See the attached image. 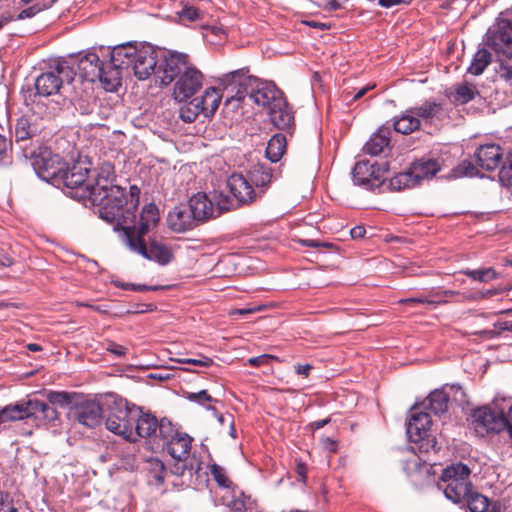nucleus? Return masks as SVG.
Returning a JSON list of instances; mask_svg holds the SVG:
<instances>
[{"label":"nucleus","instance_id":"nucleus-47","mask_svg":"<svg viewBox=\"0 0 512 512\" xmlns=\"http://www.w3.org/2000/svg\"><path fill=\"white\" fill-rule=\"evenodd\" d=\"M210 473L220 487L229 488L232 484L223 467L218 464L210 466Z\"/></svg>","mask_w":512,"mask_h":512},{"label":"nucleus","instance_id":"nucleus-11","mask_svg":"<svg viewBox=\"0 0 512 512\" xmlns=\"http://www.w3.org/2000/svg\"><path fill=\"white\" fill-rule=\"evenodd\" d=\"M90 163L85 161H76L71 166L63 167L59 180V186L62 184L71 189V196L81 201V194L84 187L89 182Z\"/></svg>","mask_w":512,"mask_h":512},{"label":"nucleus","instance_id":"nucleus-35","mask_svg":"<svg viewBox=\"0 0 512 512\" xmlns=\"http://www.w3.org/2000/svg\"><path fill=\"white\" fill-rule=\"evenodd\" d=\"M249 177L256 187H267L271 183L273 169L269 164L257 163L249 170Z\"/></svg>","mask_w":512,"mask_h":512},{"label":"nucleus","instance_id":"nucleus-31","mask_svg":"<svg viewBox=\"0 0 512 512\" xmlns=\"http://www.w3.org/2000/svg\"><path fill=\"white\" fill-rule=\"evenodd\" d=\"M222 94L220 91L215 87H209L205 90L204 94L201 96V98H195L198 102L202 113L205 116H212L216 112V110L219 107V104L222 99Z\"/></svg>","mask_w":512,"mask_h":512},{"label":"nucleus","instance_id":"nucleus-45","mask_svg":"<svg viewBox=\"0 0 512 512\" xmlns=\"http://www.w3.org/2000/svg\"><path fill=\"white\" fill-rule=\"evenodd\" d=\"M200 107L201 106L198 105V102L194 98L192 101L188 102L180 108V118L186 123H192L195 121L198 115L202 113Z\"/></svg>","mask_w":512,"mask_h":512},{"label":"nucleus","instance_id":"nucleus-1","mask_svg":"<svg viewBox=\"0 0 512 512\" xmlns=\"http://www.w3.org/2000/svg\"><path fill=\"white\" fill-rule=\"evenodd\" d=\"M81 201L101 206L99 216L113 226L124 244L128 245V199L125 189L112 180L90 178L81 194Z\"/></svg>","mask_w":512,"mask_h":512},{"label":"nucleus","instance_id":"nucleus-60","mask_svg":"<svg viewBox=\"0 0 512 512\" xmlns=\"http://www.w3.org/2000/svg\"><path fill=\"white\" fill-rule=\"evenodd\" d=\"M273 359V356L268 354H263L257 357H252L248 359V364L251 366L259 367L266 364H269L270 360Z\"/></svg>","mask_w":512,"mask_h":512},{"label":"nucleus","instance_id":"nucleus-10","mask_svg":"<svg viewBox=\"0 0 512 512\" xmlns=\"http://www.w3.org/2000/svg\"><path fill=\"white\" fill-rule=\"evenodd\" d=\"M128 43L115 46L110 62L103 64L101 77L97 79L106 91L114 92L121 84V70L128 68Z\"/></svg>","mask_w":512,"mask_h":512},{"label":"nucleus","instance_id":"nucleus-43","mask_svg":"<svg viewBox=\"0 0 512 512\" xmlns=\"http://www.w3.org/2000/svg\"><path fill=\"white\" fill-rule=\"evenodd\" d=\"M215 208V217H218L223 212L235 210L240 206L236 200L231 199L228 195L223 193H216L213 200Z\"/></svg>","mask_w":512,"mask_h":512},{"label":"nucleus","instance_id":"nucleus-23","mask_svg":"<svg viewBox=\"0 0 512 512\" xmlns=\"http://www.w3.org/2000/svg\"><path fill=\"white\" fill-rule=\"evenodd\" d=\"M502 156V149L496 144L480 146L475 152L477 164L487 171H493L498 168L501 163Z\"/></svg>","mask_w":512,"mask_h":512},{"label":"nucleus","instance_id":"nucleus-13","mask_svg":"<svg viewBox=\"0 0 512 512\" xmlns=\"http://www.w3.org/2000/svg\"><path fill=\"white\" fill-rule=\"evenodd\" d=\"M203 85V74L193 64L188 67L176 80L173 97L183 102L194 96Z\"/></svg>","mask_w":512,"mask_h":512},{"label":"nucleus","instance_id":"nucleus-33","mask_svg":"<svg viewBox=\"0 0 512 512\" xmlns=\"http://www.w3.org/2000/svg\"><path fill=\"white\" fill-rule=\"evenodd\" d=\"M461 503L465 504L470 512H499V507L496 508L495 506L489 510V499L478 492L472 491V488L463 497Z\"/></svg>","mask_w":512,"mask_h":512},{"label":"nucleus","instance_id":"nucleus-5","mask_svg":"<svg viewBox=\"0 0 512 512\" xmlns=\"http://www.w3.org/2000/svg\"><path fill=\"white\" fill-rule=\"evenodd\" d=\"M470 468L461 462L453 463L443 469L438 487L444 491L447 499L460 503L471 489Z\"/></svg>","mask_w":512,"mask_h":512},{"label":"nucleus","instance_id":"nucleus-48","mask_svg":"<svg viewBox=\"0 0 512 512\" xmlns=\"http://www.w3.org/2000/svg\"><path fill=\"white\" fill-rule=\"evenodd\" d=\"M499 180L505 186H512V150L508 153L506 161L499 171Z\"/></svg>","mask_w":512,"mask_h":512},{"label":"nucleus","instance_id":"nucleus-58","mask_svg":"<svg viewBox=\"0 0 512 512\" xmlns=\"http://www.w3.org/2000/svg\"><path fill=\"white\" fill-rule=\"evenodd\" d=\"M497 74L501 79L507 82L510 81L512 79V66L505 61H500Z\"/></svg>","mask_w":512,"mask_h":512},{"label":"nucleus","instance_id":"nucleus-26","mask_svg":"<svg viewBox=\"0 0 512 512\" xmlns=\"http://www.w3.org/2000/svg\"><path fill=\"white\" fill-rule=\"evenodd\" d=\"M193 438L187 433H179L166 444H161L162 448L172 457V459H180L189 457Z\"/></svg>","mask_w":512,"mask_h":512},{"label":"nucleus","instance_id":"nucleus-28","mask_svg":"<svg viewBox=\"0 0 512 512\" xmlns=\"http://www.w3.org/2000/svg\"><path fill=\"white\" fill-rule=\"evenodd\" d=\"M391 130L389 127L382 126L370 138L364 146L366 154L377 156L381 154L390 143Z\"/></svg>","mask_w":512,"mask_h":512},{"label":"nucleus","instance_id":"nucleus-20","mask_svg":"<svg viewBox=\"0 0 512 512\" xmlns=\"http://www.w3.org/2000/svg\"><path fill=\"white\" fill-rule=\"evenodd\" d=\"M227 186L239 205L250 204L256 199V192L242 174H232Z\"/></svg>","mask_w":512,"mask_h":512},{"label":"nucleus","instance_id":"nucleus-37","mask_svg":"<svg viewBox=\"0 0 512 512\" xmlns=\"http://www.w3.org/2000/svg\"><path fill=\"white\" fill-rule=\"evenodd\" d=\"M491 62L492 54L487 49L481 48L474 54L467 72L475 76L481 75Z\"/></svg>","mask_w":512,"mask_h":512},{"label":"nucleus","instance_id":"nucleus-36","mask_svg":"<svg viewBox=\"0 0 512 512\" xmlns=\"http://www.w3.org/2000/svg\"><path fill=\"white\" fill-rule=\"evenodd\" d=\"M145 470L150 479L149 483L159 486L164 483L166 468L164 463L158 458H149L145 462Z\"/></svg>","mask_w":512,"mask_h":512},{"label":"nucleus","instance_id":"nucleus-38","mask_svg":"<svg viewBox=\"0 0 512 512\" xmlns=\"http://www.w3.org/2000/svg\"><path fill=\"white\" fill-rule=\"evenodd\" d=\"M286 150V138L282 134L274 135L268 142L266 156L271 162H278Z\"/></svg>","mask_w":512,"mask_h":512},{"label":"nucleus","instance_id":"nucleus-17","mask_svg":"<svg viewBox=\"0 0 512 512\" xmlns=\"http://www.w3.org/2000/svg\"><path fill=\"white\" fill-rule=\"evenodd\" d=\"M130 417H135V435L149 438L156 435L157 418L150 412H143L142 407L130 403Z\"/></svg>","mask_w":512,"mask_h":512},{"label":"nucleus","instance_id":"nucleus-42","mask_svg":"<svg viewBox=\"0 0 512 512\" xmlns=\"http://www.w3.org/2000/svg\"><path fill=\"white\" fill-rule=\"evenodd\" d=\"M157 431L158 434L155 436L159 437L162 441V444H166L168 441L177 437L180 433L172 424V422L167 418H162L157 422Z\"/></svg>","mask_w":512,"mask_h":512},{"label":"nucleus","instance_id":"nucleus-3","mask_svg":"<svg viewBox=\"0 0 512 512\" xmlns=\"http://www.w3.org/2000/svg\"><path fill=\"white\" fill-rule=\"evenodd\" d=\"M159 219L155 204L149 203L143 207L138 227H130V250L142 256H171L167 246L150 235L151 228L156 226Z\"/></svg>","mask_w":512,"mask_h":512},{"label":"nucleus","instance_id":"nucleus-56","mask_svg":"<svg viewBox=\"0 0 512 512\" xmlns=\"http://www.w3.org/2000/svg\"><path fill=\"white\" fill-rule=\"evenodd\" d=\"M303 245L309 247H321L328 249L329 253H338V249L331 242H321L319 240H303Z\"/></svg>","mask_w":512,"mask_h":512},{"label":"nucleus","instance_id":"nucleus-54","mask_svg":"<svg viewBox=\"0 0 512 512\" xmlns=\"http://www.w3.org/2000/svg\"><path fill=\"white\" fill-rule=\"evenodd\" d=\"M75 103L78 104L79 109L82 113L88 114L92 110V104L94 102V97L92 93L86 92L85 98L79 97L74 99Z\"/></svg>","mask_w":512,"mask_h":512},{"label":"nucleus","instance_id":"nucleus-41","mask_svg":"<svg viewBox=\"0 0 512 512\" xmlns=\"http://www.w3.org/2000/svg\"><path fill=\"white\" fill-rule=\"evenodd\" d=\"M388 185L392 190L400 191L402 189L414 187L417 185V182L409 169L408 171L398 173L396 176L391 178Z\"/></svg>","mask_w":512,"mask_h":512},{"label":"nucleus","instance_id":"nucleus-21","mask_svg":"<svg viewBox=\"0 0 512 512\" xmlns=\"http://www.w3.org/2000/svg\"><path fill=\"white\" fill-rule=\"evenodd\" d=\"M353 181L357 185H366L370 189L381 188L385 185V179H380L376 174L375 166L369 161L357 162L352 171Z\"/></svg>","mask_w":512,"mask_h":512},{"label":"nucleus","instance_id":"nucleus-16","mask_svg":"<svg viewBox=\"0 0 512 512\" xmlns=\"http://www.w3.org/2000/svg\"><path fill=\"white\" fill-rule=\"evenodd\" d=\"M419 408L418 404L411 408V417L407 424V434L413 442L423 440L432 423L430 414L418 411Z\"/></svg>","mask_w":512,"mask_h":512},{"label":"nucleus","instance_id":"nucleus-52","mask_svg":"<svg viewBox=\"0 0 512 512\" xmlns=\"http://www.w3.org/2000/svg\"><path fill=\"white\" fill-rule=\"evenodd\" d=\"M174 287V285H145V284H135L130 283V290L133 291H167L171 290Z\"/></svg>","mask_w":512,"mask_h":512},{"label":"nucleus","instance_id":"nucleus-55","mask_svg":"<svg viewBox=\"0 0 512 512\" xmlns=\"http://www.w3.org/2000/svg\"><path fill=\"white\" fill-rule=\"evenodd\" d=\"M183 364H191L201 367H210L213 365V360L207 356L200 355L198 358H186L181 361Z\"/></svg>","mask_w":512,"mask_h":512},{"label":"nucleus","instance_id":"nucleus-32","mask_svg":"<svg viewBox=\"0 0 512 512\" xmlns=\"http://www.w3.org/2000/svg\"><path fill=\"white\" fill-rule=\"evenodd\" d=\"M222 503L230 512H248L251 509V501L241 491L227 492L222 496Z\"/></svg>","mask_w":512,"mask_h":512},{"label":"nucleus","instance_id":"nucleus-44","mask_svg":"<svg viewBox=\"0 0 512 512\" xmlns=\"http://www.w3.org/2000/svg\"><path fill=\"white\" fill-rule=\"evenodd\" d=\"M76 393H70L66 391H49L46 394V398L51 405L59 407H68L73 403Z\"/></svg>","mask_w":512,"mask_h":512},{"label":"nucleus","instance_id":"nucleus-19","mask_svg":"<svg viewBox=\"0 0 512 512\" xmlns=\"http://www.w3.org/2000/svg\"><path fill=\"white\" fill-rule=\"evenodd\" d=\"M72 413L80 424L93 428L101 423L103 409L99 403L88 400L77 404Z\"/></svg>","mask_w":512,"mask_h":512},{"label":"nucleus","instance_id":"nucleus-46","mask_svg":"<svg viewBox=\"0 0 512 512\" xmlns=\"http://www.w3.org/2000/svg\"><path fill=\"white\" fill-rule=\"evenodd\" d=\"M467 276L474 280H478L480 282H488L495 278H497L498 274L497 272L489 267V268H480V269H474V270H466L464 272Z\"/></svg>","mask_w":512,"mask_h":512},{"label":"nucleus","instance_id":"nucleus-50","mask_svg":"<svg viewBox=\"0 0 512 512\" xmlns=\"http://www.w3.org/2000/svg\"><path fill=\"white\" fill-rule=\"evenodd\" d=\"M186 399L191 402L198 403L199 405H205L206 402H216L214 398L206 391L201 390L199 392H188L186 393Z\"/></svg>","mask_w":512,"mask_h":512},{"label":"nucleus","instance_id":"nucleus-34","mask_svg":"<svg viewBox=\"0 0 512 512\" xmlns=\"http://www.w3.org/2000/svg\"><path fill=\"white\" fill-rule=\"evenodd\" d=\"M421 126V120L417 118L416 114L411 112V108L407 109L394 123V130L401 134H410L418 130Z\"/></svg>","mask_w":512,"mask_h":512},{"label":"nucleus","instance_id":"nucleus-63","mask_svg":"<svg viewBox=\"0 0 512 512\" xmlns=\"http://www.w3.org/2000/svg\"><path fill=\"white\" fill-rule=\"evenodd\" d=\"M146 378L158 380L160 382L165 381L170 378V374L165 371L151 372L147 374Z\"/></svg>","mask_w":512,"mask_h":512},{"label":"nucleus","instance_id":"nucleus-14","mask_svg":"<svg viewBox=\"0 0 512 512\" xmlns=\"http://www.w3.org/2000/svg\"><path fill=\"white\" fill-rule=\"evenodd\" d=\"M32 165L39 178L59 186V180L65 166L59 155L41 154L34 158Z\"/></svg>","mask_w":512,"mask_h":512},{"label":"nucleus","instance_id":"nucleus-57","mask_svg":"<svg viewBox=\"0 0 512 512\" xmlns=\"http://www.w3.org/2000/svg\"><path fill=\"white\" fill-rule=\"evenodd\" d=\"M45 8H46V5L40 6V4H35L33 6H30V7L26 8V9L22 10L18 14L17 19L22 20V19H25V18H31V17L35 16L37 13H39L40 11H42Z\"/></svg>","mask_w":512,"mask_h":512},{"label":"nucleus","instance_id":"nucleus-2","mask_svg":"<svg viewBox=\"0 0 512 512\" xmlns=\"http://www.w3.org/2000/svg\"><path fill=\"white\" fill-rule=\"evenodd\" d=\"M247 73L248 69L242 68L222 76L223 90L227 93L225 105L232 101L242 102L246 96H249L255 104L269 110L276 100L284 97V93L273 83L262 82L248 76Z\"/></svg>","mask_w":512,"mask_h":512},{"label":"nucleus","instance_id":"nucleus-22","mask_svg":"<svg viewBox=\"0 0 512 512\" xmlns=\"http://www.w3.org/2000/svg\"><path fill=\"white\" fill-rule=\"evenodd\" d=\"M197 224L210 218H215V207L212 200L205 193L198 192L193 195L187 204Z\"/></svg>","mask_w":512,"mask_h":512},{"label":"nucleus","instance_id":"nucleus-29","mask_svg":"<svg viewBox=\"0 0 512 512\" xmlns=\"http://www.w3.org/2000/svg\"><path fill=\"white\" fill-rule=\"evenodd\" d=\"M440 170L439 163L434 159H419L412 163L410 171L417 184L424 179L432 178Z\"/></svg>","mask_w":512,"mask_h":512},{"label":"nucleus","instance_id":"nucleus-8","mask_svg":"<svg viewBox=\"0 0 512 512\" xmlns=\"http://www.w3.org/2000/svg\"><path fill=\"white\" fill-rule=\"evenodd\" d=\"M76 72L70 66L68 61H59L55 68L51 71L40 74L34 83L35 96L48 97L59 92L64 81L71 82L74 80Z\"/></svg>","mask_w":512,"mask_h":512},{"label":"nucleus","instance_id":"nucleus-62","mask_svg":"<svg viewBox=\"0 0 512 512\" xmlns=\"http://www.w3.org/2000/svg\"><path fill=\"white\" fill-rule=\"evenodd\" d=\"M322 444L323 447L331 453H335L337 451L338 443L332 438L326 437L322 439Z\"/></svg>","mask_w":512,"mask_h":512},{"label":"nucleus","instance_id":"nucleus-59","mask_svg":"<svg viewBox=\"0 0 512 512\" xmlns=\"http://www.w3.org/2000/svg\"><path fill=\"white\" fill-rule=\"evenodd\" d=\"M233 259H234V258H229V257H226V258H219V259H218V261H217V262L215 263V265H214V269L216 270V273H217V274H223V275H226V274H228V273H230V272H233V273H234V272H237V268H236V267H235V268H233V269H230V270H228V271H223V270L221 269V266H222V265L233 264V263H232V260H233Z\"/></svg>","mask_w":512,"mask_h":512},{"label":"nucleus","instance_id":"nucleus-15","mask_svg":"<svg viewBox=\"0 0 512 512\" xmlns=\"http://www.w3.org/2000/svg\"><path fill=\"white\" fill-rule=\"evenodd\" d=\"M71 64L72 67L77 64L80 78L87 82L94 83L101 77L103 62L96 53L89 52L85 55L71 57Z\"/></svg>","mask_w":512,"mask_h":512},{"label":"nucleus","instance_id":"nucleus-40","mask_svg":"<svg viewBox=\"0 0 512 512\" xmlns=\"http://www.w3.org/2000/svg\"><path fill=\"white\" fill-rule=\"evenodd\" d=\"M477 95H479V91L475 85L463 83L456 87L453 100L459 104H466L473 100Z\"/></svg>","mask_w":512,"mask_h":512},{"label":"nucleus","instance_id":"nucleus-9","mask_svg":"<svg viewBox=\"0 0 512 512\" xmlns=\"http://www.w3.org/2000/svg\"><path fill=\"white\" fill-rule=\"evenodd\" d=\"M4 410L8 421L23 420L31 417H41L47 421H55L59 418V413L54 407L38 399L22 400L15 404H9L4 407Z\"/></svg>","mask_w":512,"mask_h":512},{"label":"nucleus","instance_id":"nucleus-7","mask_svg":"<svg viewBox=\"0 0 512 512\" xmlns=\"http://www.w3.org/2000/svg\"><path fill=\"white\" fill-rule=\"evenodd\" d=\"M191 65L192 63L187 54L161 48V57L155 83L160 87H166Z\"/></svg>","mask_w":512,"mask_h":512},{"label":"nucleus","instance_id":"nucleus-39","mask_svg":"<svg viewBox=\"0 0 512 512\" xmlns=\"http://www.w3.org/2000/svg\"><path fill=\"white\" fill-rule=\"evenodd\" d=\"M38 130L29 118L21 117L17 120L14 129L16 142L26 141L37 134Z\"/></svg>","mask_w":512,"mask_h":512},{"label":"nucleus","instance_id":"nucleus-64","mask_svg":"<svg viewBox=\"0 0 512 512\" xmlns=\"http://www.w3.org/2000/svg\"><path fill=\"white\" fill-rule=\"evenodd\" d=\"M366 230L364 226H355L351 229L350 235L353 239H359L364 237Z\"/></svg>","mask_w":512,"mask_h":512},{"label":"nucleus","instance_id":"nucleus-24","mask_svg":"<svg viewBox=\"0 0 512 512\" xmlns=\"http://www.w3.org/2000/svg\"><path fill=\"white\" fill-rule=\"evenodd\" d=\"M272 124L280 130L289 128L294 122V114L285 97L276 100L268 110Z\"/></svg>","mask_w":512,"mask_h":512},{"label":"nucleus","instance_id":"nucleus-51","mask_svg":"<svg viewBox=\"0 0 512 512\" xmlns=\"http://www.w3.org/2000/svg\"><path fill=\"white\" fill-rule=\"evenodd\" d=\"M188 459L189 457H183L182 460L180 459H173V463L170 464L169 466V472L172 474V475H175V476H183L185 471L189 468V465H188Z\"/></svg>","mask_w":512,"mask_h":512},{"label":"nucleus","instance_id":"nucleus-53","mask_svg":"<svg viewBox=\"0 0 512 512\" xmlns=\"http://www.w3.org/2000/svg\"><path fill=\"white\" fill-rule=\"evenodd\" d=\"M157 309L154 303H135L130 300V314L152 312Z\"/></svg>","mask_w":512,"mask_h":512},{"label":"nucleus","instance_id":"nucleus-30","mask_svg":"<svg viewBox=\"0 0 512 512\" xmlns=\"http://www.w3.org/2000/svg\"><path fill=\"white\" fill-rule=\"evenodd\" d=\"M443 111L441 103L430 100H426L421 105L411 108V112L416 114L418 119H422L427 123H432L434 119H440Z\"/></svg>","mask_w":512,"mask_h":512},{"label":"nucleus","instance_id":"nucleus-18","mask_svg":"<svg viewBox=\"0 0 512 512\" xmlns=\"http://www.w3.org/2000/svg\"><path fill=\"white\" fill-rule=\"evenodd\" d=\"M168 227L176 232L183 233L198 226L189 207L185 204L175 206L167 215Z\"/></svg>","mask_w":512,"mask_h":512},{"label":"nucleus","instance_id":"nucleus-61","mask_svg":"<svg viewBox=\"0 0 512 512\" xmlns=\"http://www.w3.org/2000/svg\"><path fill=\"white\" fill-rule=\"evenodd\" d=\"M181 16L189 21H195L199 19L200 12L195 7H184L181 12Z\"/></svg>","mask_w":512,"mask_h":512},{"label":"nucleus","instance_id":"nucleus-4","mask_svg":"<svg viewBox=\"0 0 512 512\" xmlns=\"http://www.w3.org/2000/svg\"><path fill=\"white\" fill-rule=\"evenodd\" d=\"M471 417L476 429L495 433L506 430L512 440V397H495L490 405L474 409Z\"/></svg>","mask_w":512,"mask_h":512},{"label":"nucleus","instance_id":"nucleus-25","mask_svg":"<svg viewBox=\"0 0 512 512\" xmlns=\"http://www.w3.org/2000/svg\"><path fill=\"white\" fill-rule=\"evenodd\" d=\"M106 428L128 440V401L123 400L117 412H111L106 420Z\"/></svg>","mask_w":512,"mask_h":512},{"label":"nucleus","instance_id":"nucleus-12","mask_svg":"<svg viewBox=\"0 0 512 512\" xmlns=\"http://www.w3.org/2000/svg\"><path fill=\"white\" fill-rule=\"evenodd\" d=\"M486 44L496 53L512 58V20L500 18L487 32Z\"/></svg>","mask_w":512,"mask_h":512},{"label":"nucleus","instance_id":"nucleus-49","mask_svg":"<svg viewBox=\"0 0 512 512\" xmlns=\"http://www.w3.org/2000/svg\"><path fill=\"white\" fill-rule=\"evenodd\" d=\"M93 177L97 179H107L114 181V167L109 162H103L96 170H94Z\"/></svg>","mask_w":512,"mask_h":512},{"label":"nucleus","instance_id":"nucleus-6","mask_svg":"<svg viewBox=\"0 0 512 512\" xmlns=\"http://www.w3.org/2000/svg\"><path fill=\"white\" fill-rule=\"evenodd\" d=\"M130 68L134 76L139 80H147L154 76L158 71L159 59L161 57V48L155 47L149 43L130 42Z\"/></svg>","mask_w":512,"mask_h":512},{"label":"nucleus","instance_id":"nucleus-27","mask_svg":"<svg viewBox=\"0 0 512 512\" xmlns=\"http://www.w3.org/2000/svg\"><path fill=\"white\" fill-rule=\"evenodd\" d=\"M449 395L443 389L432 391L429 396L420 404L425 410H430L435 415H442L447 412Z\"/></svg>","mask_w":512,"mask_h":512}]
</instances>
